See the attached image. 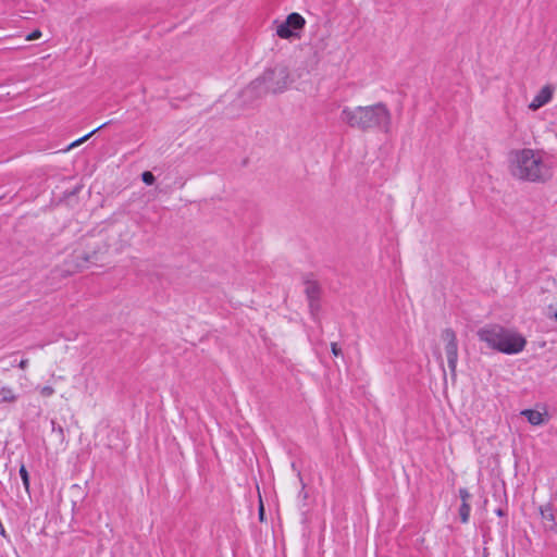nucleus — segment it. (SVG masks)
<instances>
[{
  "instance_id": "nucleus-22",
  "label": "nucleus",
  "mask_w": 557,
  "mask_h": 557,
  "mask_svg": "<svg viewBox=\"0 0 557 557\" xmlns=\"http://www.w3.org/2000/svg\"><path fill=\"white\" fill-rule=\"evenodd\" d=\"M27 366H28V359H22V360L18 362V364H17V367H18L20 369H22V370H25V369L27 368Z\"/></svg>"
},
{
  "instance_id": "nucleus-11",
  "label": "nucleus",
  "mask_w": 557,
  "mask_h": 557,
  "mask_svg": "<svg viewBox=\"0 0 557 557\" xmlns=\"http://www.w3.org/2000/svg\"><path fill=\"white\" fill-rule=\"evenodd\" d=\"M521 414L527 418L528 422L532 425H542L544 420V414L534 409H524L521 411Z\"/></svg>"
},
{
  "instance_id": "nucleus-27",
  "label": "nucleus",
  "mask_w": 557,
  "mask_h": 557,
  "mask_svg": "<svg viewBox=\"0 0 557 557\" xmlns=\"http://www.w3.org/2000/svg\"><path fill=\"white\" fill-rule=\"evenodd\" d=\"M26 40H35V39H38L39 37H33V36H29V37H25Z\"/></svg>"
},
{
  "instance_id": "nucleus-18",
  "label": "nucleus",
  "mask_w": 557,
  "mask_h": 557,
  "mask_svg": "<svg viewBox=\"0 0 557 557\" xmlns=\"http://www.w3.org/2000/svg\"><path fill=\"white\" fill-rule=\"evenodd\" d=\"M51 431L57 433L61 440L64 438V430L63 428L55 422V420H51Z\"/></svg>"
},
{
  "instance_id": "nucleus-19",
  "label": "nucleus",
  "mask_w": 557,
  "mask_h": 557,
  "mask_svg": "<svg viewBox=\"0 0 557 557\" xmlns=\"http://www.w3.org/2000/svg\"><path fill=\"white\" fill-rule=\"evenodd\" d=\"M459 497L461 499V503H468V500L471 498V494L466 487H460L459 491Z\"/></svg>"
},
{
  "instance_id": "nucleus-7",
  "label": "nucleus",
  "mask_w": 557,
  "mask_h": 557,
  "mask_svg": "<svg viewBox=\"0 0 557 557\" xmlns=\"http://www.w3.org/2000/svg\"><path fill=\"white\" fill-rule=\"evenodd\" d=\"M302 283L305 285L304 293L306 295L307 300L321 299L322 288H321V285L319 284V282L313 278L312 273L305 274L302 276Z\"/></svg>"
},
{
  "instance_id": "nucleus-14",
  "label": "nucleus",
  "mask_w": 557,
  "mask_h": 557,
  "mask_svg": "<svg viewBox=\"0 0 557 557\" xmlns=\"http://www.w3.org/2000/svg\"><path fill=\"white\" fill-rule=\"evenodd\" d=\"M111 123V121H108L103 124H101L100 126H98L97 128H95L94 131H91L90 133H88L87 135L83 136L82 138L73 141L67 148L71 149L73 147H76L78 145H81L82 143H84L85 140H87L90 136H92L95 133H97L98 131L104 128L107 125H109Z\"/></svg>"
},
{
  "instance_id": "nucleus-4",
  "label": "nucleus",
  "mask_w": 557,
  "mask_h": 557,
  "mask_svg": "<svg viewBox=\"0 0 557 557\" xmlns=\"http://www.w3.org/2000/svg\"><path fill=\"white\" fill-rule=\"evenodd\" d=\"M289 72L284 65H276L255 78L250 84L243 89L242 96L248 102H253L268 94H282L284 92L289 83Z\"/></svg>"
},
{
  "instance_id": "nucleus-26",
  "label": "nucleus",
  "mask_w": 557,
  "mask_h": 557,
  "mask_svg": "<svg viewBox=\"0 0 557 557\" xmlns=\"http://www.w3.org/2000/svg\"><path fill=\"white\" fill-rule=\"evenodd\" d=\"M27 35H34V36H37V35H42L41 32L39 29H33L32 32H29Z\"/></svg>"
},
{
  "instance_id": "nucleus-28",
  "label": "nucleus",
  "mask_w": 557,
  "mask_h": 557,
  "mask_svg": "<svg viewBox=\"0 0 557 557\" xmlns=\"http://www.w3.org/2000/svg\"><path fill=\"white\" fill-rule=\"evenodd\" d=\"M502 527H503L504 529H506V528H507V521L503 522V523H502Z\"/></svg>"
},
{
  "instance_id": "nucleus-9",
  "label": "nucleus",
  "mask_w": 557,
  "mask_h": 557,
  "mask_svg": "<svg viewBox=\"0 0 557 557\" xmlns=\"http://www.w3.org/2000/svg\"><path fill=\"white\" fill-rule=\"evenodd\" d=\"M553 94H554V87L550 86V85H545L535 95V97L533 98V100L529 104V108L532 111H536L537 109L544 107L545 104H547L552 100Z\"/></svg>"
},
{
  "instance_id": "nucleus-20",
  "label": "nucleus",
  "mask_w": 557,
  "mask_h": 557,
  "mask_svg": "<svg viewBox=\"0 0 557 557\" xmlns=\"http://www.w3.org/2000/svg\"><path fill=\"white\" fill-rule=\"evenodd\" d=\"M42 397H50L54 394V388L50 385L42 386L39 391Z\"/></svg>"
},
{
  "instance_id": "nucleus-8",
  "label": "nucleus",
  "mask_w": 557,
  "mask_h": 557,
  "mask_svg": "<svg viewBox=\"0 0 557 557\" xmlns=\"http://www.w3.org/2000/svg\"><path fill=\"white\" fill-rule=\"evenodd\" d=\"M540 513L546 530L557 533V513L552 503L540 506Z\"/></svg>"
},
{
  "instance_id": "nucleus-17",
  "label": "nucleus",
  "mask_w": 557,
  "mask_h": 557,
  "mask_svg": "<svg viewBox=\"0 0 557 557\" xmlns=\"http://www.w3.org/2000/svg\"><path fill=\"white\" fill-rule=\"evenodd\" d=\"M141 181H143V183H145L146 185L151 186V185H153V184H154V182H156V176H154V175H153V173H152V172H150V171H144V172L141 173Z\"/></svg>"
},
{
  "instance_id": "nucleus-21",
  "label": "nucleus",
  "mask_w": 557,
  "mask_h": 557,
  "mask_svg": "<svg viewBox=\"0 0 557 557\" xmlns=\"http://www.w3.org/2000/svg\"><path fill=\"white\" fill-rule=\"evenodd\" d=\"M331 351L335 357L342 355V349L338 347L337 343H331Z\"/></svg>"
},
{
  "instance_id": "nucleus-6",
  "label": "nucleus",
  "mask_w": 557,
  "mask_h": 557,
  "mask_svg": "<svg viewBox=\"0 0 557 557\" xmlns=\"http://www.w3.org/2000/svg\"><path fill=\"white\" fill-rule=\"evenodd\" d=\"M276 26L275 35H297L294 30H300L306 24V20L299 13H290L285 21H273Z\"/></svg>"
},
{
  "instance_id": "nucleus-24",
  "label": "nucleus",
  "mask_w": 557,
  "mask_h": 557,
  "mask_svg": "<svg viewBox=\"0 0 557 557\" xmlns=\"http://www.w3.org/2000/svg\"><path fill=\"white\" fill-rule=\"evenodd\" d=\"M259 519H260V521H263V519H264V507H263L262 503L260 504V507H259Z\"/></svg>"
},
{
  "instance_id": "nucleus-2",
  "label": "nucleus",
  "mask_w": 557,
  "mask_h": 557,
  "mask_svg": "<svg viewBox=\"0 0 557 557\" xmlns=\"http://www.w3.org/2000/svg\"><path fill=\"white\" fill-rule=\"evenodd\" d=\"M510 173L516 178L532 183H545L553 176L552 169L529 148L510 152Z\"/></svg>"
},
{
  "instance_id": "nucleus-1",
  "label": "nucleus",
  "mask_w": 557,
  "mask_h": 557,
  "mask_svg": "<svg viewBox=\"0 0 557 557\" xmlns=\"http://www.w3.org/2000/svg\"><path fill=\"white\" fill-rule=\"evenodd\" d=\"M342 122L351 128L362 132L380 129L387 132L392 123V114L387 106L377 102L372 106L345 107L341 112Z\"/></svg>"
},
{
  "instance_id": "nucleus-12",
  "label": "nucleus",
  "mask_w": 557,
  "mask_h": 557,
  "mask_svg": "<svg viewBox=\"0 0 557 557\" xmlns=\"http://www.w3.org/2000/svg\"><path fill=\"white\" fill-rule=\"evenodd\" d=\"M1 403H14L17 399V396L14 394L13 389L8 386H3L0 388Z\"/></svg>"
},
{
  "instance_id": "nucleus-15",
  "label": "nucleus",
  "mask_w": 557,
  "mask_h": 557,
  "mask_svg": "<svg viewBox=\"0 0 557 557\" xmlns=\"http://www.w3.org/2000/svg\"><path fill=\"white\" fill-rule=\"evenodd\" d=\"M458 512H459L460 521L462 523H467L469 521L470 512H471V507H470L469 503H461Z\"/></svg>"
},
{
  "instance_id": "nucleus-5",
  "label": "nucleus",
  "mask_w": 557,
  "mask_h": 557,
  "mask_svg": "<svg viewBox=\"0 0 557 557\" xmlns=\"http://www.w3.org/2000/svg\"><path fill=\"white\" fill-rule=\"evenodd\" d=\"M442 338L446 342L445 352L447 357L448 368L453 380L456 379L457 362H458V342L456 333L453 329L447 327L442 332Z\"/></svg>"
},
{
  "instance_id": "nucleus-16",
  "label": "nucleus",
  "mask_w": 557,
  "mask_h": 557,
  "mask_svg": "<svg viewBox=\"0 0 557 557\" xmlns=\"http://www.w3.org/2000/svg\"><path fill=\"white\" fill-rule=\"evenodd\" d=\"M308 307H309V311H310V314L312 315V318L317 319L318 314L321 310V299H317V300L309 299Z\"/></svg>"
},
{
  "instance_id": "nucleus-10",
  "label": "nucleus",
  "mask_w": 557,
  "mask_h": 557,
  "mask_svg": "<svg viewBox=\"0 0 557 557\" xmlns=\"http://www.w3.org/2000/svg\"><path fill=\"white\" fill-rule=\"evenodd\" d=\"M73 258L76 260L77 268H87L89 264H95L99 260L98 251H85V250H75L73 253Z\"/></svg>"
},
{
  "instance_id": "nucleus-13",
  "label": "nucleus",
  "mask_w": 557,
  "mask_h": 557,
  "mask_svg": "<svg viewBox=\"0 0 557 557\" xmlns=\"http://www.w3.org/2000/svg\"><path fill=\"white\" fill-rule=\"evenodd\" d=\"M18 473H20V476L22 479V482H23L25 491L29 494L30 478H29V473H28V471H27V469H26L24 463H21L20 469H18Z\"/></svg>"
},
{
  "instance_id": "nucleus-25",
  "label": "nucleus",
  "mask_w": 557,
  "mask_h": 557,
  "mask_svg": "<svg viewBox=\"0 0 557 557\" xmlns=\"http://www.w3.org/2000/svg\"><path fill=\"white\" fill-rule=\"evenodd\" d=\"M81 189V187H75L73 190H71L70 193H65L66 196H73L75 195L76 193H78V190Z\"/></svg>"
},
{
  "instance_id": "nucleus-23",
  "label": "nucleus",
  "mask_w": 557,
  "mask_h": 557,
  "mask_svg": "<svg viewBox=\"0 0 557 557\" xmlns=\"http://www.w3.org/2000/svg\"><path fill=\"white\" fill-rule=\"evenodd\" d=\"M495 513L498 516V517H505L507 515V511L506 509L502 508V507H498L497 509H495Z\"/></svg>"
},
{
  "instance_id": "nucleus-3",
  "label": "nucleus",
  "mask_w": 557,
  "mask_h": 557,
  "mask_svg": "<svg viewBox=\"0 0 557 557\" xmlns=\"http://www.w3.org/2000/svg\"><path fill=\"white\" fill-rule=\"evenodd\" d=\"M480 342L505 355H517L527 346V338L516 330L500 324H487L476 332Z\"/></svg>"
}]
</instances>
